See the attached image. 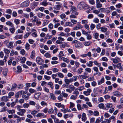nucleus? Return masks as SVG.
I'll use <instances>...</instances> for the list:
<instances>
[{
	"label": "nucleus",
	"instance_id": "nucleus-50",
	"mask_svg": "<svg viewBox=\"0 0 123 123\" xmlns=\"http://www.w3.org/2000/svg\"><path fill=\"white\" fill-rule=\"evenodd\" d=\"M69 88L72 91H74L75 89V87L73 85H70L69 86Z\"/></svg>",
	"mask_w": 123,
	"mask_h": 123
},
{
	"label": "nucleus",
	"instance_id": "nucleus-26",
	"mask_svg": "<svg viewBox=\"0 0 123 123\" xmlns=\"http://www.w3.org/2000/svg\"><path fill=\"white\" fill-rule=\"evenodd\" d=\"M93 36L94 37L95 39H97L98 38L99 36V34L98 33L96 32L94 33L93 34Z\"/></svg>",
	"mask_w": 123,
	"mask_h": 123
},
{
	"label": "nucleus",
	"instance_id": "nucleus-15",
	"mask_svg": "<svg viewBox=\"0 0 123 123\" xmlns=\"http://www.w3.org/2000/svg\"><path fill=\"white\" fill-rule=\"evenodd\" d=\"M41 93L40 92H38L35 93L34 95V97L35 98L37 99L38 100L41 95Z\"/></svg>",
	"mask_w": 123,
	"mask_h": 123
},
{
	"label": "nucleus",
	"instance_id": "nucleus-47",
	"mask_svg": "<svg viewBox=\"0 0 123 123\" xmlns=\"http://www.w3.org/2000/svg\"><path fill=\"white\" fill-rule=\"evenodd\" d=\"M49 21L47 20H45L44 21L43 23V25L45 26L47 25L49 23Z\"/></svg>",
	"mask_w": 123,
	"mask_h": 123
},
{
	"label": "nucleus",
	"instance_id": "nucleus-57",
	"mask_svg": "<svg viewBox=\"0 0 123 123\" xmlns=\"http://www.w3.org/2000/svg\"><path fill=\"white\" fill-rule=\"evenodd\" d=\"M77 98V97L75 95H72L71 96L70 98L71 99L75 100Z\"/></svg>",
	"mask_w": 123,
	"mask_h": 123
},
{
	"label": "nucleus",
	"instance_id": "nucleus-41",
	"mask_svg": "<svg viewBox=\"0 0 123 123\" xmlns=\"http://www.w3.org/2000/svg\"><path fill=\"white\" fill-rule=\"evenodd\" d=\"M83 70L82 68H79L77 71V73L79 74H81L83 72Z\"/></svg>",
	"mask_w": 123,
	"mask_h": 123
},
{
	"label": "nucleus",
	"instance_id": "nucleus-49",
	"mask_svg": "<svg viewBox=\"0 0 123 123\" xmlns=\"http://www.w3.org/2000/svg\"><path fill=\"white\" fill-rule=\"evenodd\" d=\"M123 104L121 103L120 105H117V107L118 109H121L123 108Z\"/></svg>",
	"mask_w": 123,
	"mask_h": 123
},
{
	"label": "nucleus",
	"instance_id": "nucleus-31",
	"mask_svg": "<svg viewBox=\"0 0 123 123\" xmlns=\"http://www.w3.org/2000/svg\"><path fill=\"white\" fill-rule=\"evenodd\" d=\"M86 114L85 113H83L82 119V120L84 122H85L86 120Z\"/></svg>",
	"mask_w": 123,
	"mask_h": 123
},
{
	"label": "nucleus",
	"instance_id": "nucleus-6",
	"mask_svg": "<svg viewBox=\"0 0 123 123\" xmlns=\"http://www.w3.org/2000/svg\"><path fill=\"white\" fill-rule=\"evenodd\" d=\"M83 28V26L81 25L80 23L78 22L77 23V25L73 28V30H75Z\"/></svg>",
	"mask_w": 123,
	"mask_h": 123
},
{
	"label": "nucleus",
	"instance_id": "nucleus-35",
	"mask_svg": "<svg viewBox=\"0 0 123 123\" xmlns=\"http://www.w3.org/2000/svg\"><path fill=\"white\" fill-rule=\"evenodd\" d=\"M98 106L99 108L105 109V107L104 106V105L102 103H101L98 105Z\"/></svg>",
	"mask_w": 123,
	"mask_h": 123
},
{
	"label": "nucleus",
	"instance_id": "nucleus-32",
	"mask_svg": "<svg viewBox=\"0 0 123 123\" xmlns=\"http://www.w3.org/2000/svg\"><path fill=\"white\" fill-rule=\"evenodd\" d=\"M14 94V93L13 92H10L8 94V97L9 98H10L11 96H13Z\"/></svg>",
	"mask_w": 123,
	"mask_h": 123
},
{
	"label": "nucleus",
	"instance_id": "nucleus-58",
	"mask_svg": "<svg viewBox=\"0 0 123 123\" xmlns=\"http://www.w3.org/2000/svg\"><path fill=\"white\" fill-rule=\"evenodd\" d=\"M82 31L83 34L85 35L86 36L87 35L88 33V32H86L84 30H82Z\"/></svg>",
	"mask_w": 123,
	"mask_h": 123
},
{
	"label": "nucleus",
	"instance_id": "nucleus-42",
	"mask_svg": "<svg viewBox=\"0 0 123 123\" xmlns=\"http://www.w3.org/2000/svg\"><path fill=\"white\" fill-rule=\"evenodd\" d=\"M6 25L10 26L11 27L13 26V24L11 21H7L6 23Z\"/></svg>",
	"mask_w": 123,
	"mask_h": 123
},
{
	"label": "nucleus",
	"instance_id": "nucleus-14",
	"mask_svg": "<svg viewBox=\"0 0 123 123\" xmlns=\"http://www.w3.org/2000/svg\"><path fill=\"white\" fill-rule=\"evenodd\" d=\"M97 8H99L102 7V5L100 1L96 2V4Z\"/></svg>",
	"mask_w": 123,
	"mask_h": 123
},
{
	"label": "nucleus",
	"instance_id": "nucleus-10",
	"mask_svg": "<svg viewBox=\"0 0 123 123\" xmlns=\"http://www.w3.org/2000/svg\"><path fill=\"white\" fill-rule=\"evenodd\" d=\"M92 92V90L91 89L89 88L86 91H84L83 92L84 94L86 96H88L90 94L91 92Z\"/></svg>",
	"mask_w": 123,
	"mask_h": 123
},
{
	"label": "nucleus",
	"instance_id": "nucleus-39",
	"mask_svg": "<svg viewBox=\"0 0 123 123\" xmlns=\"http://www.w3.org/2000/svg\"><path fill=\"white\" fill-rule=\"evenodd\" d=\"M30 44L28 43H27L25 45V48L27 50H28L30 49Z\"/></svg>",
	"mask_w": 123,
	"mask_h": 123
},
{
	"label": "nucleus",
	"instance_id": "nucleus-9",
	"mask_svg": "<svg viewBox=\"0 0 123 123\" xmlns=\"http://www.w3.org/2000/svg\"><path fill=\"white\" fill-rule=\"evenodd\" d=\"M19 111L17 112V114L18 115L21 116H23L26 112V110L24 109H21Z\"/></svg>",
	"mask_w": 123,
	"mask_h": 123
},
{
	"label": "nucleus",
	"instance_id": "nucleus-12",
	"mask_svg": "<svg viewBox=\"0 0 123 123\" xmlns=\"http://www.w3.org/2000/svg\"><path fill=\"white\" fill-rule=\"evenodd\" d=\"M8 98H9L8 96H4L1 98V101L6 102L8 101Z\"/></svg>",
	"mask_w": 123,
	"mask_h": 123
},
{
	"label": "nucleus",
	"instance_id": "nucleus-27",
	"mask_svg": "<svg viewBox=\"0 0 123 123\" xmlns=\"http://www.w3.org/2000/svg\"><path fill=\"white\" fill-rule=\"evenodd\" d=\"M73 94H74L77 97L79 94V92L78 91L77 89H75V91L73 92Z\"/></svg>",
	"mask_w": 123,
	"mask_h": 123
},
{
	"label": "nucleus",
	"instance_id": "nucleus-24",
	"mask_svg": "<svg viewBox=\"0 0 123 123\" xmlns=\"http://www.w3.org/2000/svg\"><path fill=\"white\" fill-rule=\"evenodd\" d=\"M15 39L16 40H18L19 39H21L23 38V35H17L14 37Z\"/></svg>",
	"mask_w": 123,
	"mask_h": 123
},
{
	"label": "nucleus",
	"instance_id": "nucleus-64",
	"mask_svg": "<svg viewBox=\"0 0 123 123\" xmlns=\"http://www.w3.org/2000/svg\"><path fill=\"white\" fill-rule=\"evenodd\" d=\"M66 16V15L64 13L62 14L60 16V17L62 19L65 18Z\"/></svg>",
	"mask_w": 123,
	"mask_h": 123
},
{
	"label": "nucleus",
	"instance_id": "nucleus-28",
	"mask_svg": "<svg viewBox=\"0 0 123 123\" xmlns=\"http://www.w3.org/2000/svg\"><path fill=\"white\" fill-rule=\"evenodd\" d=\"M61 59L64 62H66L67 63H69V61L68 59L65 57H62L61 58Z\"/></svg>",
	"mask_w": 123,
	"mask_h": 123
},
{
	"label": "nucleus",
	"instance_id": "nucleus-37",
	"mask_svg": "<svg viewBox=\"0 0 123 123\" xmlns=\"http://www.w3.org/2000/svg\"><path fill=\"white\" fill-rule=\"evenodd\" d=\"M58 77L61 78H63L64 77V75L62 73L58 72L57 73Z\"/></svg>",
	"mask_w": 123,
	"mask_h": 123
},
{
	"label": "nucleus",
	"instance_id": "nucleus-30",
	"mask_svg": "<svg viewBox=\"0 0 123 123\" xmlns=\"http://www.w3.org/2000/svg\"><path fill=\"white\" fill-rule=\"evenodd\" d=\"M4 51L5 54H8L10 53V50L8 49H7L4 48Z\"/></svg>",
	"mask_w": 123,
	"mask_h": 123
},
{
	"label": "nucleus",
	"instance_id": "nucleus-25",
	"mask_svg": "<svg viewBox=\"0 0 123 123\" xmlns=\"http://www.w3.org/2000/svg\"><path fill=\"white\" fill-rule=\"evenodd\" d=\"M51 99L54 100H55L56 98L54 94L53 93H50V94Z\"/></svg>",
	"mask_w": 123,
	"mask_h": 123
},
{
	"label": "nucleus",
	"instance_id": "nucleus-11",
	"mask_svg": "<svg viewBox=\"0 0 123 123\" xmlns=\"http://www.w3.org/2000/svg\"><path fill=\"white\" fill-rule=\"evenodd\" d=\"M74 46L77 48H80L82 47L83 44L79 42L75 44Z\"/></svg>",
	"mask_w": 123,
	"mask_h": 123
},
{
	"label": "nucleus",
	"instance_id": "nucleus-19",
	"mask_svg": "<svg viewBox=\"0 0 123 123\" xmlns=\"http://www.w3.org/2000/svg\"><path fill=\"white\" fill-rule=\"evenodd\" d=\"M35 51L34 50H33L31 54V58L32 59L34 58L35 57Z\"/></svg>",
	"mask_w": 123,
	"mask_h": 123
},
{
	"label": "nucleus",
	"instance_id": "nucleus-17",
	"mask_svg": "<svg viewBox=\"0 0 123 123\" xmlns=\"http://www.w3.org/2000/svg\"><path fill=\"white\" fill-rule=\"evenodd\" d=\"M119 60H120V59L118 57H116L114 59H113L112 60L113 63L116 64L118 63Z\"/></svg>",
	"mask_w": 123,
	"mask_h": 123
},
{
	"label": "nucleus",
	"instance_id": "nucleus-2",
	"mask_svg": "<svg viewBox=\"0 0 123 123\" xmlns=\"http://www.w3.org/2000/svg\"><path fill=\"white\" fill-rule=\"evenodd\" d=\"M4 43L6 44L7 47L9 48L12 49L13 47V42H9L8 40H6L4 41Z\"/></svg>",
	"mask_w": 123,
	"mask_h": 123
},
{
	"label": "nucleus",
	"instance_id": "nucleus-51",
	"mask_svg": "<svg viewBox=\"0 0 123 123\" xmlns=\"http://www.w3.org/2000/svg\"><path fill=\"white\" fill-rule=\"evenodd\" d=\"M77 108L79 110H80L82 109V106L80 104H78L77 105Z\"/></svg>",
	"mask_w": 123,
	"mask_h": 123
},
{
	"label": "nucleus",
	"instance_id": "nucleus-33",
	"mask_svg": "<svg viewBox=\"0 0 123 123\" xmlns=\"http://www.w3.org/2000/svg\"><path fill=\"white\" fill-rule=\"evenodd\" d=\"M12 28H10L9 29V31L12 34L14 33L15 31V28L14 27V26H12Z\"/></svg>",
	"mask_w": 123,
	"mask_h": 123
},
{
	"label": "nucleus",
	"instance_id": "nucleus-29",
	"mask_svg": "<svg viewBox=\"0 0 123 123\" xmlns=\"http://www.w3.org/2000/svg\"><path fill=\"white\" fill-rule=\"evenodd\" d=\"M101 31L103 32H106L107 30V29L106 27H101L100 28Z\"/></svg>",
	"mask_w": 123,
	"mask_h": 123
},
{
	"label": "nucleus",
	"instance_id": "nucleus-56",
	"mask_svg": "<svg viewBox=\"0 0 123 123\" xmlns=\"http://www.w3.org/2000/svg\"><path fill=\"white\" fill-rule=\"evenodd\" d=\"M62 97L63 96H61V94H60V95L58 97L57 99L59 100L60 101H61L63 100Z\"/></svg>",
	"mask_w": 123,
	"mask_h": 123
},
{
	"label": "nucleus",
	"instance_id": "nucleus-1",
	"mask_svg": "<svg viewBox=\"0 0 123 123\" xmlns=\"http://www.w3.org/2000/svg\"><path fill=\"white\" fill-rule=\"evenodd\" d=\"M77 7L79 9H87L89 8V6L85 2L82 1L79 3Z\"/></svg>",
	"mask_w": 123,
	"mask_h": 123
},
{
	"label": "nucleus",
	"instance_id": "nucleus-44",
	"mask_svg": "<svg viewBox=\"0 0 123 123\" xmlns=\"http://www.w3.org/2000/svg\"><path fill=\"white\" fill-rule=\"evenodd\" d=\"M17 71L18 73H20L22 71V68L20 66H19L17 67Z\"/></svg>",
	"mask_w": 123,
	"mask_h": 123
},
{
	"label": "nucleus",
	"instance_id": "nucleus-62",
	"mask_svg": "<svg viewBox=\"0 0 123 123\" xmlns=\"http://www.w3.org/2000/svg\"><path fill=\"white\" fill-rule=\"evenodd\" d=\"M95 25L93 24H92L90 26L91 30H93L95 27Z\"/></svg>",
	"mask_w": 123,
	"mask_h": 123
},
{
	"label": "nucleus",
	"instance_id": "nucleus-13",
	"mask_svg": "<svg viewBox=\"0 0 123 123\" xmlns=\"http://www.w3.org/2000/svg\"><path fill=\"white\" fill-rule=\"evenodd\" d=\"M113 94L115 96L117 97H119L121 96V94L119 92L116 91L113 93Z\"/></svg>",
	"mask_w": 123,
	"mask_h": 123
},
{
	"label": "nucleus",
	"instance_id": "nucleus-60",
	"mask_svg": "<svg viewBox=\"0 0 123 123\" xmlns=\"http://www.w3.org/2000/svg\"><path fill=\"white\" fill-rule=\"evenodd\" d=\"M29 106V104L27 103H25L23 105V106L24 108H27Z\"/></svg>",
	"mask_w": 123,
	"mask_h": 123
},
{
	"label": "nucleus",
	"instance_id": "nucleus-54",
	"mask_svg": "<svg viewBox=\"0 0 123 123\" xmlns=\"http://www.w3.org/2000/svg\"><path fill=\"white\" fill-rule=\"evenodd\" d=\"M29 92L31 93H32L36 92V90L32 88H30L29 90Z\"/></svg>",
	"mask_w": 123,
	"mask_h": 123
},
{
	"label": "nucleus",
	"instance_id": "nucleus-36",
	"mask_svg": "<svg viewBox=\"0 0 123 123\" xmlns=\"http://www.w3.org/2000/svg\"><path fill=\"white\" fill-rule=\"evenodd\" d=\"M47 85H49L51 89H53L54 88L53 85L51 82H49L47 83Z\"/></svg>",
	"mask_w": 123,
	"mask_h": 123
},
{
	"label": "nucleus",
	"instance_id": "nucleus-61",
	"mask_svg": "<svg viewBox=\"0 0 123 123\" xmlns=\"http://www.w3.org/2000/svg\"><path fill=\"white\" fill-rule=\"evenodd\" d=\"M20 20L18 19H15L14 20V22L17 25L19 24L20 23Z\"/></svg>",
	"mask_w": 123,
	"mask_h": 123
},
{
	"label": "nucleus",
	"instance_id": "nucleus-43",
	"mask_svg": "<svg viewBox=\"0 0 123 123\" xmlns=\"http://www.w3.org/2000/svg\"><path fill=\"white\" fill-rule=\"evenodd\" d=\"M7 107H2L0 110V112H3L6 111H7Z\"/></svg>",
	"mask_w": 123,
	"mask_h": 123
},
{
	"label": "nucleus",
	"instance_id": "nucleus-34",
	"mask_svg": "<svg viewBox=\"0 0 123 123\" xmlns=\"http://www.w3.org/2000/svg\"><path fill=\"white\" fill-rule=\"evenodd\" d=\"M31 32H29L26 33L24 36V38H26L28 37L29 35L31 34Z\"/></svg>",
	"mask_w": 123,
	"mask_h": 123
},
{
	"label": "nucleus",
	"instance_id": "nucleus-52",
	"mask_svg": "<svg viewBox=\"0 0 123 123\" xmlns=\"http://www.w3.org/2000/svg\"><path fill=\"white\" fill-rule=\"evenodd\" d=\"M44 56L46 58H50L51 57L50 55L48 53H46L44 54Z\"/></svg>",
	"mask_w": 123,
	"mask_h": 123
},
{
	"label": "nucleus",
	"instance_id": "nucleus-22",
	"mask_svg": "<svg viewBox=\"0 0 123 123\" xmlns=\"http://www.w3.org/2000/svg\"><path fill=\"white\" fill-rule=\"evenodd\" d=\"M62 43V44L60 46L61 47H62L63 48H64L66 46H67L68 47H69V45L67 43L65 42L64 43L63 42V43Z\"/></svg>",
	"mask_w": 123,
	"mask_h": 123
},
{
	"label": "nucleus",
	"instance_id": "nucleus-18",
	"mask_svg": "<svg viewBox=\"0 0 123 123\" xmlns=\"http://www.w3.org/2000/svg\"><path fill=\"white\" fill-rule=\"evenodd\" d=\"M8 72V70L7 68H6L3 69V74L4 76H6Z\"/></svg>",
	"mask_w": 123,
	"mask_h": 123
},
{
	"label": "nucleus",
	"instance_id": "nucleus-5",
	"mask_svg": "<svg viewBox=\"0 0 123 123\" xmlns=\"http://www.w3.org/2000/svg\"><path fill=\"white\" fill-rule=\"evenodd\" d=\"M76 8L74 6H71V12H72V13L74 14L75 15H78V13L76 12Z\"/></svg>",
	"mask_w": 123,
	"mask_h": 123
},
{
	"label": "nucleus",
	"instance_id": "nucleus-55",
	"mask_svg": "<svg viewBox=\"0 0 123 123\" xmlns=\"http://www.w3.org/2000/svg\"><path fill=\"white\" fill-rule=\"evenodd\" d=\"M99 114L98 111H94L93 112V115L94 116H98Z\"/></svg>",
	"mask_w": 123,
	"mask_h": 123
},
{
	"label": "nucleus",
	"instance_id": "nucleus-16",
	"mask_svg": "<svg viewBox=\"0 0 123 123\" xmlns=\"http://www.w3.org/2000/svg\"><path fill=\"white\" fill-rule=\"evenodd\" d=\"M17 86V85L16 84L14 83L12 85V88L10 90L12 91H15Z\"/></svg>",
	"mask_w": 123,
	"mask_h": 123
},
{
	"label": "nucleus",
	"instance_id": "nucleus-53",
	"mask_svg": "<svg viewBox=\"0 0 123 123\" xmlns=\"http://www.w3.org/2000/svg\"><path fill=\"white\" fill-rule=\"evenodd\" d=\"M45 15L43 13H39L38 14V16L39 18H42L43 16H45Z\"/></svg>",
	"mask_w": 123,
	"mask_h": 123
},
{
	"label": "nucleus",
	"instance_id": "nucleus-59",
	"mask_svg": "<svg viewBox=\"0 0 123 123\" xmlns=\"http://www.w3.org/2000/svg\"><path fill=\"white\" fill-rule=\"evenodd\" d=\"M90 43L89 42H85L84 43V45L86 46H88L90 44Z\"/></svg>",
	"mask_w": 123,
	"mask_h": 123
},
{
	"label": "nucleus",
	"instance_id": "nucleus-21",
	"mask_svg": "<svg viewBox=\"0 0 123 123\" xmlns=\"http://www.w3.org/2000/svg\"><path fill=\"white\" fill-rule=\"evenodd\" d=\"M93 63V62L90 61L88 62L86 64L87 66L89 67H91L92 66Z\"/></svg>",
	"mask_w": 123,
	"mask_h": 123
},
{
	"label": "nucleus",
	"instance_id": "nucleus-45",
	"mask_svg": "<svg viewBox=\"0 0 123 123\" xmlns=\"http://www.w3.org/2000/svg\"><path fill=\"white\" fill-rule=\"evenodd\" d=\"M62 94L63 97L66 98H67L68 95V94L65 93L63 92H62Z\"/></svg>",
	"mask_w": 123,
	"mask_h": 123
},
{
	"label": "nucleus",
	"instance_id": "nucleus-8",
	"mask_svg": "<svg viewBox=\"0 0 123 123\" xmlns=\"http://www.w3.org/2000/svg\"><path fill=\"white\" fill-rule=\"evenodd\" d=\"M29 0H27L22 3L21 5L23 7H26L29 5Z\"/></svg>",
	"mask_w": 123,
	"mask_h": 123
},
{
	"label": "nucleus",
	"instance_id": "nucleus-3",
	"mask_svg": "<svg viewBox=\"0 0 123 123\" xmlns=\"http://www.w3.org/2000/svg\"><path fill=\"white\" fill-rule=\"evenodd\" d=\"M80 78L81 79H84L89 77V76L87 73L86 72H85L83 74L79 75Z\"/></svg>",
	"mask_w": 123,
	"mask_h": 123
},
{
	"label": "nucleus",
	"instance_id": "nucleus-20",
	"mask_svg": "<svg viewBox=\"0 0 123 123\" xmlns=\"http://www.w3.org/2000/svg\"><path fill=\"white\" fill-rule=\"evenodd\" d=\"M7 112L9 114H14L15 112V110L12 109V110H7Z\"/></svg>",
	"mask_w": 123,
	"mask_h": 123
},
{
	"label": "nucleus",
	"instance_id": "nucleus-46",
	"mask_svg": "<svg viewBox=\"0 0 123 123\" xmlns=\"http://www.w3.org/2000/svg\"><path fill=\"white\" fill-rule=\"evenodd\" d=\"M67 77L65 78L64 81L66 84H69L70 83L69 80L67 79Z\"/></svg>",
	"mask_w": 123,
	"mask_h": 123
},
{
	"label": "nucleus",
	"instance_id": "nucleus-7",
	"mask_svg": "<svg viewBox=\"0 0 123 123\" xmlns=\"http://www.w3.org/2000/svg\"><path fill=\"white\" fill-rule=\"evenodd\" d=\"M36 60L37 62L39 65H42L43 62V60L40 57H37Z\"/></svg>",
	"mask_w": 123,
	"mask_h": 123
},
{
	"label": "nucleus",
	"instance_id": "nucleus-48",
	"mask_svg": "<svg viewBox=\"0 0 123 123\" xmlns=\"http://www.w3.org/2000/svg\"><path fill=\"white\" fill-rule=\"evenodd\" d=\"M66 25V26H69L72 27L73 25L71 22H66L65 23Z\"/></svg>",
	"mask_w": 123,
	"mask_h": 123
},
{
	"label": "nucleus",
	"instance_id": "nucleus-40",
	"mask_svg": "<svg viewBox=\"0 0 123 123\" xmlns=\"http://www.w3.org/2000/svg\"><path fill=\"white\" fill-rule=\"evenodd\" d=\"M94 91L95 92H97V91L99 92L100 93H102V91L101 90H99L98 88H94Z\"/></svg>",
	"mask_w": 123,
	"mask_h": 123
},
{
	"label": "nucleus",
	"instance_id": "nucleus-23",
	"mask_svg": "<svg viewBox=\"0 0 123 123\" xmlns=\"http://www.w3.org/2000/svg\"><path fill=\"white\" fill-rule=\"evenodd\" d=\"M70 34L69 33H67V34H65L63 32H61L59 35L60 36H64L67 37L68 36H69Z\"/></svg>",
	"mask_w": 123,
	"mask_h": 123
},
{
	"label": "nucleus",
	"instance_id": "nucleus-63",
	"mask_svg": "<svg viewBox=\"0 0 123 123\" xmlns=\"http://www.w3.org/2000/svg\"><path fill=\"white\" fill-rule=\"evenodd\" d=\"M40 4L43 5L44 6H46L48 5V3L46 2H42L40 3Z\"/></svg>",
	"mask_w": 123,
	"mask_h": 123
},
{
	"label": "nucleus",
	"instance_id": "nucleus-38",
	"mask_svg": "<svg viewBox=\"0 0 123 123\" xmlns=\"http://www.w3.org/2000/svg\"><path fill=\"white\" fill-rule=\"evenodd\" d=\"M52 35H49L48 34H47L44 38L46 39H49L51 38L52 37Z\"/></svg>",
	"mask_w": 123,
	"mask_h": 123
},
{
	"label": "nucleus",
	"instance_id": "nucleus-4",
	"mask_svg": "<svg viewBox=\"0 0 123 123\" xmlns=\"http://www.w3.org/2000/svg\"><path fill=\"white\" fill-rule=\"evenodd\" d=\"M39 2L34 1L31 4V8L33 10L37 7L39 4Z\"/></svg>",
	"mask_w": 123,
	"mask_h": 123
}]
</instances>
